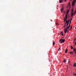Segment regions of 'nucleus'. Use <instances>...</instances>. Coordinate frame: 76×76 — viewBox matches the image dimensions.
Here are the masks:
<instances>
[{
    "label": "nucleus",
    "mask_w": 76,
    "mask_h": 76,
    "mask_svg": "<svg viewBox=\"0 0 76 76\" xmlns=\"http://www.w3.org/2000/svg\"><path fill=\"white\" fill-rule=\"evenodd\" d=\"M68 29L69 31H70V28H69L68 27H67L66 28H65L64 29V32L65 34H66L67 31H68Z\"/></svg>",
    "instance_id": "nucleus-1"
},
{
    "label": "nucleus",
    "mask_w": 76,
    "mask_h": 76,
    "mask_svg": "<svg viewBox=\"0 0 76 76\" xmlns=\"http://www.w3.org/2000/svg\"><path fill=\"white\" fill-rule=\"evenodd\" d=\"M65 41V40L64 39H60L59 40L60 42H61V43H64V42Z\"/></svg>",
    "instance_id": "nucleus-2"
},
{
    "label": "nucleus",
    "mask_w": 76,
    "mask_h": 76,
    "mask_svg": "<svg viewBox=\"0 0 76 76\" xmlns=\"http://www.w3.org/2000/svg\"><path fill=\"white\" fill-rule=\"evenodd\" d=\"M76 2V0H74V1L72 2V6H74L75 4V2Z\"/></svg>",
    "instance_id": "nucleus-3"
},
{
    "label": "nucleus",
    "mask_w": 76,
    "mask_h": 76,
    "mask_svg": "<svg viewBox=\"0 0 76 76\" xmlns=\"http://www.w3.org/2000/svg\"><path fill=\"white\" fill-rule=\"evenodd\" d=\"M70 2H69L66 7V8H68V7H69V9H70Z\"/></svg>",
    "instance_id": "nucleus-4"
},
{
    "label": "nucleus",
    "mask_w": 76,
    "mask_h": 76,
    "mask_svg": "<svg viewBox=\"0 0 76 76\" xmlns=\"http://www.w3.org/2000/svg\"><path fill=\"white\" fill-rule=\"evenodd\" d=\"M63 0H59V3H61L63 2Z\"/></svg>",
    "instance_id": "nucleus-5"
},
{
    "label": "nucleus",
    "mask_w": 76,
    "mask_h": 76,
    "mask_svg": "<svg viewBox=\"0 0 76 76\" xmlns=\"http://www.w3.org/2000/svg\"><path fill=\"white\" fill-rule=\"evenodd\" d=\"M70 21V20L69 19L68 20V23H67V24L66 25V26H68V25H69V21Z\"/></svg>",
    "instance_id": "nucleus-6"
},
{
    "label": "nucleus",
    "mask_w": 76,
    "mask_h": 76,
    "mask_svg": "<svg viewBox=\"0 0 76 76\" xmlns=\"http://www.w3.org/2000/svg\"><path fill=\"white\" fill-rule=\"evenodd\" d=\"M75 15L74 14H73V13H71V16L72 17H73V16Z\"/></svg>",
    "instance_id": "nucleus-7"
},
{
    "label": "nucleus",
    "mask_w": 76,
    "mask_h": 76,
    "mask_svg": "<svg viewBox=\"0 0 76 76\" xmlns=\"http://www.w3.org/2000/svg\"><path fill=\"white\" fill-rule=\"evenodd\" d=\"M75 52V53L76 54V49L75 48H74L73 50Z\"/></svg>",
    "instance_id": "nucleus-8"
},
{
    "label": "nucleus",
    "mask_w": 76,
    "mask_h": 76,
    "mask_svg": "<svg viewBox=\"0 0 76 76\" xmlns=\"http://www.w3.org/2000/svg\"><path fill=\"white\" fill-rule=\"evenodd\" d=\"M69 10H68L67 11V12H66V14L67 15H68V14H69Z\"/></svg>",
    "instance_id": "nucleus-9"
},
{
    "label": "nucleus",
    "mask_w": 76,
    "mask_h": 76,
    "mask_svg": "<svg viewBox=\"0 0 76 76\" xmlns=\"http://www.w3.org/2000/svg\"><path fill=\"white\" fill-rule=\"evenodd\" d=\"M64 10V8H62L61 9V11L62 13V12H63V11Z\"/></svg>",
    "instance_id": "nucleus-10"
},
{
    "label": "nucleus",
    "mask_w": 76,
    "mask_h": 76,
    "mask_svg": "<svg viewBox=\"0 0 76 76\" xmlns=\"http://www.w3.org/2000/svg\"><path fill=\"white\" fill-rule=\"evenodd\" d=\"M68 14H67L65 15V17H66V18H67V16H68Z\"/></svg>",
    "instance_id": "nucleus-11"
},
{
    "label": "nucleus",
    "mask_w": 76,
    "mask_h": 76,
    "mask_svg": "<svg viewBox=\"0 0 76 76\" xmlns=\"http://www.w3.org/2000/svg\"><path fill=\"white\" fill-rule=\"evenodd\" d=\"M54 45H55V42L54 41L53 43V46H54Z\"/></svg>",
    "instance_id": "nucleus-12"
},
{
    "label": "nucleus",
    "mask_w": 76,
    "mask_h": 76,
    "mask_svg": "<svg viewBox=\"0 0 76 76\" xmlns=\"http://www.w3.org/2000/svg\"><path fill=\"white\" fill-rule=\"evenodd\" d=\"M68 50L67 49H66L65 50V53H67V52Z\"/></svg>",
    "instance_id": "nucleus-13"
},
{
    "label": "nucleus",
    "mask_w": 76,
    "mask_h": 76,
    "mask_svg": "<svg viewBox=\"0 0 76 76\" xmlns=\"http://www.w3.org/2000/svg\"><path fill=\"white\" fill-rule=\"evenodd\" d=\"M70 54H73V53L72 52H70Z\"/></svg>",
    "instance_id": "nucleus-14"
},
{
    "label": "nucleus",
    "mask_w": 76,
    "mask_h": 76,
    "mask_svg": "<svg viewBox=\"0 0 76 76\" xmlns=\"http://www.w3.org/2000/svg\"><path fill=\"white\" fill-rule=\"evenodd\" d=\"M71 13H73V9L72 10Z\"/></svg>",
    "instance_id": "nucleus-15"
},
{
    "label": "nucleus",
    "mask_w": 76,
    "mask_h": 76,
    "mask_svg": "<svg viewBox=\"0 0 76 76\" xmlns=\"http://www.w3.org/2000/svg\"><path fill=\"white\" fill-rule=\"evenodd\" d=\"M74 67H76V64H74Z\"/></svg>",
    "instance_id": "nucleus-16"
},
{
    "label": "nucleus",
    "mask_w": 76,
    "mask_h": 76,
    "mask_svg": "<svg viewBox=\"0 0 76 76\" xmlns=\"http://www.w3.org/2000/svg\"><path fill=\"white\" fill-rule=\"evenodd\" d=\"M64 63H66V59H64Z\"/></svg>",
    "instance_id": "nucleus-17"
},
{
    "label": "nucleus",
    "mask_w": 76,
    "mask_h": 76,
    "mask_svg": "<svg viewBox=\"0 0 76 76\" xmlns=\"http://www.w3.org/2000/svg\"><path fill=\"white\" fill-rule=\"evenodd\" d=\"M67 18H64V20H67Z\"/></svg>",
    "instance_id": "nucleus-18"
},
{
    "label": "nucleus",
    "mask_w": 76,
    "mask_h": 76,
    "mask_svg": "<svg viewBox=\"0 0 76 76\" xmlns=\"http://www.w3.org/2000/svg\"><path fill=\"white\" fill-rule=\"evenodd\" d=\"M62 8H64V5H63L62 6Z\"/></svg>",
    "instance_id": "nucleus-19"
},
{
    "label": "nucleus",
    "mask_w": 76,
    "mask_h": 76,
    "mask_svg": "<svg viewBox=\"0 0 76 76\" xmlns=\"http://www.w3.org/2000/svg\"><path fill=\"white\" fill-rule=\"evenodd\" d=\"M68 23V21L66 20V23Z\"/></svg>",
    "instance_id": "nucleus-20"
},
{
    "label": "nucleus",
    "mask_w": 76,
    "mask_h": 76,
    "mask_svg": "<svg viewBox=\"0 0 76 76\" xmlns=\"http://www.w3.org/2000/svg\"><path fill=\"white\" fill-rule=\"evenodd\" d=\"M66 23L65 24V25L64 26V28H65L66 27Z\"/></svg>",
    "instance_id": "nucleus-21"
},
{
    "label": "nucleus",
    "mask_w": 76,
    "mask_h": 76,
    "mask_svg": "<svg viewBox=\"0 0 76 76\" xmlns=\"http://www.w3.org/2000/svg\"><path fill=\"white\" fill-rule=\"evenodd\" d=\"M67 27H68L69 28H70V25H69L68 26H67Z\"/></svg>",
    "instance_id": "nucleus-22"
},
{
    "label": "nucleus",
    "mask_w": 76,
    "mask_h": 76,
    "mask_svg": "<svg viewBox=\"0 0 76 76\" xmlns=\"http://www.w3.org/2000/svg\"><path fill=\"white\" fill-rule=\"evenodd\" d=\"M71 49H72V50L73 49V46H71Z\"/></svg>",
    "instance_id": "nucleus-23"
},
{
    "label": "nucleus",
    "mask_w": 76,
    "mask_h": 76,
    "mask_svg": "<svg viewBox=\"0 0 76 76\" xmlns=\"http://www.w3.org/2000/svg\"><path fill=\"white\" fill-rule=\"evenodd\" d=\"M63 33V32H61L60 33L61 34H62Z\"/></svg>",
    "instance_id": "nucleus-24"
},
{
    "label": "nucleus",
    "mask_w": 76,
    "mask_h": 76,
    "mask_svg": "<svg viewBox=\"0 0 76 76\" xmlns=\"http://www.w3.org/2000/svg\"><path fill=\"white\" fill-rule=\"evenodd\" d=\"M60 48H59V49L58 50L59 51H60Z\"/></svg>",
    "instance_id": "nucleus-25"
},
{
    "label": "nucleus",
    "mask_w": 76,
    "mask_h": 76,
    "mask_svg": "<svg viewBox=\"0 0 76 76\" xmlns=\"http://www.w3.org/2000/svg\"><path fill=\"white\" fill-rule=\"evenodd\" d=\"M72 18H71V19H70V21H72Z\"/></svg>",
    "instance_id": "nucleus-26"
},
{
    "label": "nucleus",
    "mask_w": 76,
    "mask_h": 76,
    "mask_svg": "<svg viewBox=\"0 0 76 76\" xmlns=\"http://www.w3.org/2000/svg\"><path fill=\"white\" fill-rule=\"evenodd\" d=\"M76 13V11H75V12L74 13V14H75Z\"/></svg>",
    "instance_id": "nucleus-27"
},
{
    "label": "nucleus",
    "mask_w": 76,
    "mask_h": 76,
    "mask_svg": "<svg viewBox=\"0 0 76 76\" xmlns=\"http://www.w3.org/2000/svg\"><path fill=\"white\" fill-rule=\"evenodd\" d=\"M73 75H74L75 76H76V74H74Z\"/></svg>",
    "instance_id": "nucleus-28"
},
{
    "label": "nucleus",
    "mask_w": 76,
    "mask_h": 76,
    "mask_svg": "<svg viewBox=\"0 0 76 76\" xmlns=\"http://www.w3.org/2000/svg\"><path fill=\"white\" fill-rule=\"evenodd\" d=\"M72 26H71L70 28V29L71 30L72 29Z\"/></svg>",
    "instance_id": "nucleus-29"
},
{
    "label": "nucleus",
    "mask_w": 76,
    "mask_h": 76,
    "mask_svg": "<svg viewBox=\"0 0 76 76\" xmlns=\"http://www.w3.org/2000/svg\"><path fill=\"white\" fill-rule=\"evenodd\" d=\"M66 20H64V22H66Z\"/></svg>",
    "instance_id": "nucleus-30"
},
{
    "label": "nucleus",
    "mask_w": 76,
    "mask_h": 76,
    "mask_svg": "<svg viewBox=\"0 0 76 76\" xmlns=\"http://www.w3.org/2000/svg\"><path fill=\"white\" fill-rule=\"evenodd\" d=\"M66 32H67V33H68V32H69V30H67Z\"/></svg>",
    "instance_id": "nucleus-31"
},
{
    "label": "nucleus",
    "mask_w": 76,
    "mask_h": 76,
    "mask_svg": "<svg viewBox=\"0 0 76 76\" xmlns=\"http://www.w3.org/2000/svg\"><path fill=\"white\" fill-rule=\"evenodd\" d=\"M70 23H71V21H69V24H70Z\"/></svg>",
    "instance_id": "nucleus-32"
},
{
    "label": "nucleus",
    "mask_w": 76,
    "mask_h": 76,
    "mask_svg": "<svg viewBox=\"0 0 76 76\" xmlns=\"http://www.w3.org/2000/svg\"><path fill=\"white\" fill-rule=\"evenodd\" d=\"M75 40H76V38L75 39V40H74V41H75Z\"/></svg>",
    "instance_id": "nucleus-33"
},
{
    "label": "nucleus",
    "mask_w": 76,
    "mask_h": 76,
    "mask_svg": "<svg viewBox=\"0 0 76 76\" xmlns=\"http://www.w3.org/2000/svg\"><path fill=\"white\" fill-rule=\"evenodd\" d=\"M62 34V36H63V35H64V34Z\"/></svg>",
    "instance_id": "nucleus-34"
},
{
    "label": "nucleus",
    "mask_w": 76,
    "mask_h": 76,
    "mask_svg": "<svg viewBox=\"0 0 76 76\" xmlns=\"http://www.w3.org/2000/svg\"><path fill=\"white\" fill-rule=\"evenodd\" d=\"M69 63H70V61H68Z\"/></svg>",
    "instance_id": "nucleus-35"
},
{
    "label": "nucleus",
    "mask_w": 76,
    "mask_h": 76,
    "mask_svg": "<svg viewBox=\"0 0 76 76\" xmlns=\"http://www.w3.org/2000/svg\"><path fill=\"white\" fill-rule=\"evenodd\" d=\"M56 25H58V24L57 23L56 24Z\"/></svg>",
    "instance_id": "nucleus-36"
},
{
    "label": "nucleus",
    "mask_w": 76,
    "mask_h": 76,
    "mask_svg": "<svg viewBox=\"0 0 76 76\" xmlns=\"http://www.w3.org/2000/svg\"><path fill=\"white\" fill-rule=\"evenodd\" d=\"M75 45L76 46V42H75Z\"/></svg>",
    "instance_id": "nucleus-37"
},
{
    "label": "nucleus",
    "mask_w": 76,
    "mask_h": 76,
    "mask_svg": "<svg viewBox=\"0 0 76 76\" xmlns=\"http://www.w3.org/2000/svg\"><path fill=\"white\" fill-rule=\"evenodd\" d=\"M64 1H65V2L66 1V0H64Z\"/></svg>",
    "instance_id": "nucleus-38"
},
{
    "label": "nucleus",
    "mask_w": 76,
    "mask_h": 76,
    "mask_svg": "<svg viewBox=\"0 0 76 76\" xmlns=\"http://www.w3.org/2000/svg\"><path fill=\"white\" fill-rule=\"evenodd\" d=\"M64 13H65V11H64Z\"/></svg>",
    "instance_id": "nucleus-39"
},
{
    "label": "nucleus",
    "mask_w": 76,
    "mask_h": 76,
    "mask_svg": "<svg viewBox=\"0 0 76 76\" xmlns=\"http://www.w3.org/2000/svg\"><path fill=\"white\" fill-rule=\"evenodd\" d=\"M70 25V24H69V25Z\"/></svg>",
    "instance_id": "nucleus-40"
},
{
    "label": "nucleus",
    "mask_w": 76,
    "mask_h": 76,
    "mask_svg": "<svg viewBox=\"0 0 76 76\" xmlns=\"http://www.w3.org/2000/svg\"><path fill=\"white\" fill-rule=\"evenodd\" d=\"M70 1H72V0H70Z\"/></svg>",
    "instance_id": "nucleus-41"
},
{
    "label": "nucleus",
    "mask_w": 76,
    "mask_h": 76,
    "mask_svg": "<svg viewBox=\"0 0 76 76\" xmlns=\"http://www.w3.org/2000/svg\"><path fill=\"white\" fill-rule=\"evenodd\" d=\"M75 29H76V27L75 28Z\"/></svg>",
    "instance_id": "nucleus-42"
}]
</instances>
